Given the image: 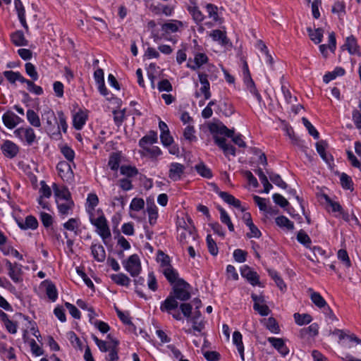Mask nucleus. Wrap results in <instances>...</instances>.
Instances as JSON below:
<instances>
[{"instance_id":"obj_23","label":"nucleus","mask_w":361,"mask_h":361,"mask_svg":"<svg viewBox=\"0 0 361 361\" xmlns=\"http://www.w3.org/2000/svg\"><path fill=\"white\" fill-rule=\"evenodd\" d=\"M207 61L208 57L206 54L203 53H197L195 55L194 57V64L191 63V59H190L187 63V67L192 70H196L203 64L206 63Z\"/></svg>"},{"instance_id":"obj_36","label":"nucleus","mask_w":361,"mask_h":361,"mask_svg":"<svg viewBox=\"0 0 361 361\" xmlns=\"http://www.w3.org/2000/svg\"><path fill=\"white\" fill-rule=\"evenodd\" d=\"M111 279L115 283L119 286H128L130 283V279L123 273L112 274Z\"/></svg>"},{"instance_id":"obj_7","label":"nucleus","mask_w":361,"mask_h":361,"mask_svg":"<svg viewBox=\"0 0 361 361\" xmlns=\"http://www.w3.org/2000/svg\"><path fill=\"white\" fill-rule=\"evenodd\" d=\"M6 267L8 270V276L15 283H19L23 281L20 265L17 263L12 264L9 260L6 259Z\"/></svg>"},{"instance_id":"obj_10","label":"nucleus","mask_w":361,"mask_h":361,"mask_svg":"<svg viewBox=\"0 0 361 361\" xmlns=\"http://www.w3.org/2000/svg\"><path fill=\"white\" fill-rule=\"evenodd\" d=\"M185 167L183 164L173 162L169 165V178L173 181L179 180L184 173Z\"/></svg>"},{"instance_id":"obj_3","label":"nucleus","mask_w":361,"mask_h":361,"mask_svg":"<svg viewBox=\"0 0 361 361\" xmlns=\"http://www.w3.org/2000/svg\"><path fill=\"white\" fill-rule=\"evenodd\" d=\"M90 221L92 225L97 228V232L105 242V240L109 238L111 235L106 219L102 214L97 219L90 216Z\"/></svg>"},{"instance_id":"obj_31","label":"nucleus","mask_w":361,"mask_h":361,"mask_svg":"<svg viewBox=\"0 0 361 361\" xmlns=\"http://www.w3.org/2000/svg\"><path fill=\"white\" fill-rule=\"evenodd\" d=\"M307 31L310 39L315 44H319L322 42L324 34V30L322 28L312 30L311 27H307Z\"/></svg>"},{"instance_id":"obj_48","label":"nucleus","mask_w":361,"mask_h":361,"mask_svg":"<svg viewBox=\"0 0 361 361\" xmlns=\"http://www.w3.org/2000/svg\"><path fill=\"white\" fill-rule=\"evenodd\" d=\"M267 173L269 176L270 180L277 186L286 189L288 185L287 184L282 180L281 177L276 173H274L273 172L267 171Z\"/></svg>"},{"instance_id":"obj_24","label":"nucleus","mask_w":361,"mask_h":361,"mask_svg":"<svg viewBox=\"0 0 361 361\" xmlns=\"http://www.w3.org/2000/svg\"><path fill=\"white\" fill-rule=\"evenodd\" d=\"M161 272L164 275L168 281L174 285L180 279L178 278V273L177 271L172 267V266H168L164 269H161Z\"/></svg>"},{"instance_id":"obj_18","label":"nucleus","mask_w":361,"mask_h":361,"mask_svg":"<svg viewBox=\"0 0 361 361\" xmlns=\"http://www.w3.org/2000/svg\"><path fill=\"white\" fill-rule=\"evenodd\" d=\"M183 27V23L177 20H171L161 25V31L164 35H169L176 32L180 27Z\"/></svg>"},{"instance_id":"obj_15","label":"nucleus","mask_w":361,"mask_h":361,"mask_svg":"<svg viewBox=\"0 0 361 361\" xmlns=\"http://www.w3.org/2000/svg\"><path fill=\"white\" fill-rule=\"evenodd\" d=\"M267 341L281 355L286 356L289 353V349L286 345L284 341L282 338L269 337Z\"/></svg>"},{"instance_id":"obj_30","label":"nucleus","mask_w":361,"mask_h":361,"mask_svg":"<svg viewBox=\"0 0 361 361\" xmlns=\"http://www.w3.org/2000/svg\"><path fill=\"white\" fill-rule=\"evenodd\" d=\"M87 120V115L83 111L76 113L73 119V124L75 129L80 130L85 125Z\"/></svg>"},{"instance_id":"obj_54","label":"nucleus","mask_w":361,"mask_h":361,"mask_svg":"<svg viewBox=\"0 0 361 361\" xmlns=\"http://www.w3.org/2000/svg\"><path fill=\"white\" fill-rule=\"evenodd\" d=\"M206 240H207L208 250L210 252V254L214 256L217 255L218 252H219L218 247H217L216 242L212 238V235H207Z\"/></svg>"},{"instance_id":"obj_2","label":"nucleus","mask_w":361,"mask_h":361,"mask_svg":"<svg viewBox=\"0 0 361 361\" xmlns=\"http://www.w3.org/2000/svg\"><path fill=\"white\" fill-rule=\"evenodd\" d=\"M46 132L53 138L59 139L61 136L59 126H57V118L54 112L47 108L42 115Z\"/></svg>"},{"instance_id":"obj_52","label":"nucleus","mask_w":361,"mask_h":361,"mask_svg":"<svg viewBox=\"0 0 361 361\" xmlns=\"http://www.w3.org/2000/svg\"><path fill=\"white\" fill-rule=\"evenodd\" d=\"M302 123L306 127L308 133L310 135H312L314 139H319V133L317 130V129L312 126V124L308 121L307 118L303 117L302 118Z\"/></svg>"},{"instance_id":"obj_28","label":"nucleus","mask_w":361,"mask_h":361,"mask_svg":"<svg viewBox=\"0 0 361 361\" xmlns=\"http://www.w3.org/2000/svg\"><path fill=\"white\" fill-rule=\"evenodd\" d=\"M18 225L21 229H23V230H27V229L35 230L38 226V221L35 216L30 215L25 218V220L24 222L18 221Z\"/></svg>"},{"instance_id":"obj_34","label":"nucleus","mask_w":361,"mask_h":361,"mask_svg":"<svg viewBox=\"0 0 361 361\" xmlns=\"http://www.w3.org/2000/svg\"><path fill=\"white\" fill-rule=\"evenodd\" d=\"M217 209H218V210H219V212L220 213V220H221V221L228 226V230L230 231H231V232L233 231H234V226L232 224V222L231 221V219H230V216L228 214V213L226 212V210L224 208H222L220 206H218Z\"/></svg>"},{"instance_id":"obj_4","label":"nucleus","mask_w":361,"mask_h":361,"mask_svg":"<svg viewBox=\"0 0 361 361\" xmlns=\"http://www.w3.org/2000/svg\"><path fill=\"white\" fill-rule=\"evenodd\" d=\"M190 285L183 279H180L173 285V295L175 298L186 301L190 298Z\"/></svg>"},{"instance_id":"obj_44","label":"nucleus","mask_w":361,"mask_h":361,"mask_svg":"<svg viewBox=\"0 0 361 361\" xmlns=\"http://www.w3.org/2000/svg\"><path fill=\"white\" fill-rule=\"evenodd\" d=\"M319 333V326L317 323H313L307 328H304L300 330V335L302 337L310 335L311 336H315Z\"/></svg>"},{"instance_id":"obj_6","label":"nucleus","mask_w":361,"mask_h":361,"mask_svg":"<svg viewBox=\"0 0 361 361\" xmlns=\"http://www.w3.org/2000/svg\"><path fill=\"white\" fill-rule=\"evenodd\" d=\"M14 134L22 140L25 141L28 145H32L36 139L34 130L30 127L19 128L14 131Z\"/></svg>"},{"instance_id":"obj_49","label":"nucleus","mask_w":361,"mask_h":361,"mask_svg":"<svg viewBox=\"0 0 361 361\" xmlns=\"http://www.w3.org/2000/svg\"><path fill=\"white\" fill-rule=\"evenodd\" d=\"M147 213L149 216V222L151 225L155 224L157 217H158V212L157 207L154 204H151L147 207Z\"/></svg>"},{"instance_id":"obj_51","label":"nucleus","mask_w":361,"mask_h":361,"mask_svg":"<svg viewBox=\"0 0 361 361\" xmlns=\"http://www.w3.org/2000/svg\"><path fill=\"white\" fill-rule=\"evenodd\" d=\"M195 128L193 126H188L183 132L184 138L190 142L197 141V137L195 135Z\"/></svg>"},{"instance_id":"obj_46","label":"nucleus","mask_w":361,"mask_h":361,"mask_svg":"<svg viewBox=\"0 0 361 361\" xmlns=\"http://www.w3.org/2000/svg\"><path fill=\"white\" fill-rule=\"evenodd\" d=\"M297 240L306 247H310L312 244L310 238L303 230L298 231L297 234Z\"/></svg>"},{"instance_id":"obj_19","label":"nucleus","mask_w":361,"mask_h":361,"mask_svg":"<svg viewBox=\"0 0 361 361\" xmlns=\"http://www.w3.org/2000/svg\"><path fill=\"white\" fill-rule=\"evenodd\" d=\"M199 80L202 87L200 88V92L204 94L205 99H209L211 97L210 92V84L208 80V75L203 73H200L198 74Z\"/></svg>"},{"instance_id":"obj_5","label":"nucleus","mask_w":361,"mask_h":361,"mask_svg":"<svg viewBox=\"0 0 361 361\" xmlns=\"http://www.w3.org/2000/svg\"><path fill=\"white\" fill-rule=\"evenodd\" d=\"M123 265L125 269L131 275L135 277L139 275L141 271L140 260L137 255L134 254L130 255L127 260L123 262Z\"/></svg>"},{"instance_id":"obj_1","label":"nucleus","mask_w":361,"mask_h":361,"mask_svg":"<svg viewBox=\"0 0 361 361\" xmlns=\"http://www.w3.org/2000/svg\"><path fill=\"white\" fill-rule=\"evenodd\" d=\"M208 129L213 136L214 143L223 150L225 156H235V148L232 145L226 143L225 137L232 138V141L240 147H245L246 144L242 139V135H234V130L228 128L222 122L216 121L208 125Z\"/></svg>"},{"instance_id":"obj_29","label":"nucleus","mask_w":361,"mask_h":361,"mask_svg":"<svg viewBox=\"0 0 361 361\" xmlns=\"http://www.w3.org/2000/svg\"><path fill=\"white\" fill-rule=\"evenodd\" d=\"M233 343L237 347L238 351L240 355L241 360H245L244 345L243 343V336L240 331H235L233 334Z\"/></svg>"},{"instance_id":"obj_61","label":"nucleus","mask_w":361,"mask_h":361,"mask_svg":"<svg viewBox=\"0 0 361 361\" xmlns=\"http://www.w3.org/2000/svg\"><path fill=\"white\" fill-rule=\"evenodd\" d=\"M360 111L355 109L353 111V121L357 128L361 129V101L358 105Z\"/></svg>"},{"instance_id":"obj_39","label":"nucleus","mask_w":361,"mask_h":361,"mask_svg":"<svg viewBox=\"0 0 361 361\" xmlns=\"http://www.w3.org/2000/svg\"><path fill=\"white\" fill-rule=\"evenodd\" d=\"M27 119L30 124L35 128H39L41 126L40 118L36 112L32 109H28L27 111Z\"/></svg>"},{"instance_id":"obj_17","label":"nucleus","mask_w":361,"mask_h":361,"mask_svg":"<svg viewBox=\"0 0 361 361\" xmlns=\"http://www.w3.org/2000/svg\"><path fill=\"white\" fill-rule=\"evenodd\" d=\"M56 204L59 214L63 217L70 214L74 207V202L72 200H56Z\"/></svg>"},{"instance_id":"obj_16","label":"nucleus","mask_w":361,"mask_h":361,"mask_svg":"<svg viewBox=\"0 0 361 361\" xmlns=\"http://www.w3.org/2000/svg\"><path fill=\"white\" fill-rule=\"evenodd\" d=\"M178 307L177 299L172 296L171 293L164 301L161 303L160 310L161 312H166L171 314L172 310H176Z\"/></svg>"},{"instance_id":"obj_62","label":"nucleus","mask_w":361,"mask_h":361,"mask_svg":"<svg viewBox=\"0 0 361 361\" xmlns=\"http://www.w3.org/2000/svg\"><path fill=\"white\" fill-rule=\"evenodd\" d=\"M253 308L262 316H267L270 313L269 307L264 303L262 304H254Z\"/></svg>"},{"instance_id":"obj_33","label":"nucleus","mask_w":361,"mask_h":361,"mask_svg":"<svg viewBox=\"0 0 361 361\" xmlns=\"http://www.w3.org/2000/svg\"><path fill=\"white\" fill-rule=\"evenodd\" d=\"M121 155L119 152H113L110 154L108 166L112 171H117L121 163Z\"/></svg>"},{"instance_id":"obj_26","label":"nucleus","mask_w":361,"mask_h":361,"mask_svg":"<svg viewBox=\"0 0 361 361\" xmlns=\"http://www.w3.org/2000/svg\"><path fill=\"white\" fill-rule=\"evenodd\" d=\"M197 234L195 232V227L193 225H190L188 228H185L184 231H181L179 235V240L184 244L188 243L187 238L195 240Z\"/></svg>"},{"instance_id":"obj_20","label":"nucleus","mask_w":361,"mask_h":361,"mask_svg":"<svg viewBox=\"0 0 361 361\" xmlns=\"http://www.w3.org/2000/svg\"><path fill=\"white\" fill-rule=\"evenodd\" d=\"M328 147V144L325 140H320L316 143V149L318 154L320 155L322 159L326 163H330L333 161V157L331 154L326 152V149Z\"/></svg>"},{"instance_id":"obj_32","label":"nucleus","mask_w":361,"mask_h":361,"mask_svg":"<svg viewBox=\"0 0 361 361\" xmlns=\"http://www.w3.org/2000/svg\"><path fill=\"white\" fill-rule=\"evenodd\" d=\"M119 342L117 339H112L111 345L110 346V350H109V353L106 357V360L109 361H118V346Z\"/></svg>"},{"instance_id":"obj_25","label":"nucleus","mask_w":361,"mask_h":361,"mask_svg":"<svg viewBox=\"0 0 361 361\" xmlns=\"http://www.w3.org/2000/svg\"><path fill=\"white\" fill-rule=\"evenodd\" d=\"M158 137L157 132L151 130L149 133L142 137L139 141V146L142 148H145L147 146L157 142Z\"/></svg>"},{"instance_id":"obj_11","label":"nucleus","mask_w":361,"mask_h":361,"mask_svg":"<svg viewBox=\"0 0 361 361\" xmlns=\"http://www.w3.org/2000/svg\"><path fill=\"white\" fill-rule=\"evenodd\" d=\"M2 121L5 126L9 129L14 128L20 123L23 120L11 111H7L2 116Z\"/></svg>"},{"instance_id":"obj_42","label":"nucleus","mask_w":361,"mask_h":361,"mask_svg":"<svg viewBox=\"0 0 361 361\" xmlns=\"http://www.w3.org/2000/svg\"><path fill=\"white\" fill-rule=\"evenodd\" d=\"M99 203V198L97 195L94 193H90L88 195L87 198V210L89 213L92 214V212L94 210L95 207Z\"/></svg>"},{"instance_id":"obj_8","label":"nucleus","mask_w":361,"mask_h":361,"mask_svg":"<svg viewBox=\"0 0 361 361\" xmlns=\"http://www.w3.org/2000/svg\"><path fill=\"white\" fill-rule=\"evenodd\" d=\"M56 168L59 176L63 180L70 181L73 179V172L68 162L65 161H60L57 164Z\"/></svg>"},{"instance_id":"obj_63","label":"nucleus","mask_w":361,"mask_h":361,"mask_svg":"<svg viewBox=\"0 0 361 361\" xmlns=\"http://www.w3.org/2000/svg\"><path fill=\"white\" fill-rule=\"evenodd\" d=\"M41 188L39 189L40 197L39 198L46 197L49 198L51 195V190L49 185H47L45 181L42 180L40 182Z\"/></svg>"},{"instance_id":"obj_12","label":"nucleus","mask_w":361,"mask_h":361,"mask_svg":"<svg viewBox=\"0 0 361 361\" xmlns=\"http://www.w3.org/2000/svg\"><path fill=\"white\" fill-rule=\"evenodd\" d=\"M219 197L227 204L233 206L234 207L240 209L241 212H244L245 209L241 206V202L239 200L236 199L233 195L226 192L216 190Z\"/></svg>"},{"instance_id":"obj_27","label":"nucleus","mask_w":361,"mask_h":361,"mask_svg":"<svg viewBox=\"0 0 361 361\" xmlns=\"http://www.w3.org/2000/svg\"><path fill=\"white\" fill-rule=\"evenodd\" d=\"M54 192L55 196L56 197V200H72L71 195L68 190L66 188H59L56 183H54L52 185Z\"/></svg>"},{"instance_id":"obj_38","label":"nucleus","mask_w":361,"mask_h":361,"mask_svg":"<svg viewBox=\"0 0 361 361\" xmlns=\"http://www.w3.org/2000/svg\"><path fill=\"white\" fill-rule=\"evenodd\" d=\"M11 39L16 46L20 47L27 45V40L25 39L22 31H16L12 33Z\"/></svg>"},{"instance_id":"obj_41","label":"nucleus","mask_w":361,"mask_h":361,"mask_svg":"<svg viewBox=\"0 0 361 361\" xmlns=\"http://www.w3.org/2000/svg\"><path fill=\"white\" fill-rule=\"evenodd\" d=\"M210 36L214 40L219 41L222 45H226L228 42L226 33L220 30H213Z\"/></svg>"},{"instance_id":"obj_50","label":"nucleus","mask_w":361,"mask_h":361,"mask_svg":"<svg viewBox=\"0 0 361 361\" xmlns=\"http://www.w3.org/2000/svg\"><path fill=\"white\" fill-rule=\"evenodd\" d=\"M92 338L95 342L96 345L102 352H107L110 350L111 345V341L108 342L99 339L95 335H92Z\"/></svg>"},{"instance_id":"obj_43","label":"nucleus","mask_w":361,"mask_h":361,"mask_svg":"<svg viewBox=\"0 0 361 361\" xmlns=\"http://www.w3.org/2000/svg\"><path fill=\"white\" fill-rule=\"evenodd\" d=\"M63 226L65 229L73 231L75 234L77 235L80 226L79 219L71 218L68 221L64 223Z\"/></svg>"},{"instance_id":"obj_60","label":"nucleus","mask_w":361,"mask_h":361,"mask_svg":"<svg viewBox=\"0 0 361 361\" xmlns=\"http://www.w3.org/2000/svg\"><path fill=\"white\" fill-rule=\"evenodd\" d=\"M61 152L70 162H73L75 152L68 146H63L61 148Z\"/></svg>"},{"instance_id":"obj_14","label":"nucleus","mask_w":361,"mask_h":361,"mask_svg":"<svg viewBox=\"0 0 361 361\" xmlns=\"http://www.w3.org/2000/svg\"><path fill=\"white\" fill-rule=\"evenodd\" d=\"M4 156L8 158L15 157L19 152L18 147L10 140H6L1 147Z\"/></svg>"},{"instance_id":"obj_56","label":"nucleus","mask_w":361,"mask_h":361,"mask_svg":"<svg viewBox=\"0 0 361 361\" xmlns=\"http://www.w3.org/2000/svg\"><path fill=\"white\" fill-rule=\"evenodd\" d=\"M46 293L47 297L51 300L55 301L58 297L57 290L56 286L52 283H49L46 288Z\"/></svg>"},{"instance_id":"obj_45","label":"nucleus","mask_w":361,"mask_h":361,"mask_svg":"<svg viewBox=\"0 0 361 361\" xmlns=\"http://www.w3.org/2000/svg\"><path fill=\"white\" fill-rule=\"evenodd\" d=\"M120 172L122 175L128 178L134 177L138 173L137 169L135 166L123 165L120 167Z\"/></svg>"},{"instance_id":"obj_35","label":"nucleus","mask_w":361,"mask_h":361,"mask_svg":"<svg viewBox=\"0 0 361 361\" xmlns=\"http://www.w3.org/2000/svg\"><path fill=\"white\" fill-rule=\"evenodd\" d=\"M310 291H311L310 295V299L312 302L319 308L322 309L323 307H325L327 305V303L326 300L324 299V298L321 295L320 293L317 292H314L310 288Z\"/></svg>"},{"instance_id":"obj_64","label":"nucleus","mask_w":361,"mask_h":361,"mask_svg":"<svg viewBox=\"0 0 361 361\" xmlns=\"http://www.w3.org/2000/svg\"><path fill=\"white\" fill-rule=\"evenodd\" d=\"M338 258L344 263V264L347 267H350L351 266V262L348 256V254L345 250H339L338 252Z\"/></svg>"},{"instance_id":"obj_13","label":"nucleus","mask_w":361,"mask_h":361,"mask_svg":"<svg viewBox=\"0 0 361 361\" xmlns=\"http://www.w3.org/2000/svg\"><path fill=\"white\" fill-rule=\"evenodd\" d=\"M341 49L343 50H348V53L352 55H361V53L358 49L359 47L357 45V40L353 35H350L345 39V42L344 44L341 47Z\"/></svg>"},{"instance_id":"obj_22","label":"nucleus","mask_w":361,"mask_h":361,"mask_svg":"<svg viewBox=\"0 0 361 361\" xmlns=\"http://www.w3.org/2000/svg\"><path fill=\"white\" fill-rule=\"evenodd\" d=\"M187 10L197 23H200L204 20V16L201 12L195 2L191 1V4L188 6Z\"/></svg>"},{"instance_id":"obj_58","label":"nucleus","mask_w":361,"mask_h":361,"mask_svg":"<svg viewBox=\"0 0 361 361\" xmlns=\"http://www.w3.org/2000/svg\"><path fill=\"white\" fill-rule=\"evenodd\" d=\"M266 327L272 333L278 334L280 331L279 324L274 317H269L266 322Z\"/></svg>"},{"instance_id":"obj_57","label":"nucleus","mask_w":361,"mask_h":361,"mask_svg":"<svg viewBox=\"0 0 361 361\" xmlns=\"http://www.w3.org/2000/svg\"><path fill=\"white\" fill-rule=\"evenodd\" d=\"M67 337L71 343L75 347L82 350V343L80 338L74 331H69L67 333Z\"/></svg>"},{"instance_id":"obj_9","label":"nucleus","mask_w":361,"mask_h":361,"mask_svg":"<svg viewBox=\"0 0 361 361\" xmlns=\"http://www.w3.org/2000/svg\"><path fill=\"white\" fill-rule=\"evenodd\" d=\"M241 276L245 278L247 281L255 286L259 285V276L258 274L252 269L250 267L245 265L240 269Z\"/></svg>"},{"instance_id":"obj_59","label":"nucleus","mask_w":361,"mask_h":361,"mask_svg":"<svg viewBox=\"0 0 361 361\" xmlns=\"http://www.w3.org/2000/svg\"><path fill=\"white\" fill-rule=\"evenodd\" d=\"M26 73L33 80L38 79V73L36 71L35 66L31 63H26L25 65Z\"/></svg>"},{"instance_id":"obj_37","label":"nucleus","mask_w":361,"mask_h":361,"mask_svg":"<svg viewBox=\"0 0 361 361\" xmlns=\"http://www.w3.org/2000/svg\"><path fill=\"white\" fill-rule=\"evenodd\" d=\"M275 222L277 226L281 228H285L287 230L292 231L294 229V224L293 221H290L285 216H279L276 218Z\"/></svg>"},{"instance_id":"obj_40","label":"nucleus","mask_w":361,"mask_h":361,"mask_svg":"<svg viewBox=\"0 0 361 361\" xmlns=\"http://www.w3.org/2000/svg\"><path fill=\"white\" fill-rule=\"evenodd\" d=\"M293 317L295 323L299 326L310 324L312 320V316L309 314H300L297 312L293 314Z\"/></svg>"},{"instance_id":"obj_21","label":"nucleus","mask_w":361,"mask_h":361,"mask_svg":"<svg viewBox=\"0 0 361 361\" xmlns=\"http://www.w3.org/2000/svg\"><path fill=\"white\" fill-rule=\"evenodd\" d=\"M90 249L92 255L96 261L103 262L105 260L106 252L104 247L101 244L93 243Z\"/></svg>"},{"instance_id":"obj_55","label":"nucleus","mask_w":361,"mask_h":361,"mask_svg":"<svg viewBox=\"0 0 361 361\" xmlns=\"http://www.w3.org/2000/svg\"><path fill=\"white\" fill-rule=\"evenodd\" d=\"M332 13H336L340 17L345 13V4L343 1H338L334 3L332 9Z\"/></svg>"},{"instance_id":"obj_47","label":"nucleus","mask_w":361,"mask_h":361,"mask_svg":"<svg viewBox=\"0 0 361 361\" xmlns=\"http://www.w3.org/2000/svg\"><path fill=\"white\" fill-rule=\"evenodd\" d=\"M340 181L343 188L345 190H353V183L350 176L345 173H342L340 176Z\"/></svg>"},{"instance_id":"obj_53","label":"nucleus","mask_w":361,"mask_h":361,"mask_svg":"<svg viewBox=\"0 0 361 361\" xmlns=\"http://www.w3.org/2000/svg\"><path fill=\"white\" fill-rule=\"evenodd\" d=\"M195 169L197 173L202 177L210 178L212 177L211 170L207 168L204 164L201 163L195 166Z\"/></svg>"}]
</instances>
